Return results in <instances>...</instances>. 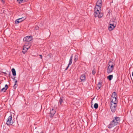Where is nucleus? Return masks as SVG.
<instances>
[{
    "instance_id": "c85d7f7f",
    "label": "nucleus",
    "mask_w": 133,
    "mask_h": 133,
    "mask_svg": "<svg viewBox=\"0 0 133 133\" xmlns=\"http://www.w3.org/2000/svg\"><path fill=\"white\" fill-rule=\"evenodd\" d=\"M1 1L3 2V3H4V2H5L4 0H1Z\"/></svg>"
},
{
    "instance_id": "39448f33",
    "label": "nucleus",
    "mask_w": 133,
    "mask_h": 133,
    "mask_svg": "<svg viewBox=\"0 0 133 133\" xmlns=\"http://www.w3.org/2000/svg\"><path fill=\"white\" fill-rule=\"evenodd\" d=\"M13 123V121L12 119V115H11L7 119L6 124L8 125H12Z\"/></svg>"
},
{
    "instance_id": "4468645a",
    "label": "nucleus",
    "mask_w": 133,
    "mask_h": 133,
    "mask_svg": "<svg viewBox=\"0 0 133 133\" xmlns=\"http://www.w3.org/2000/svg\"><path fill=\"white\" fill-rule=\"evenodd\" d=\"M102 82H99L98 83L97 88H98V89H99L102 86Z\"/></svg>"
},
{
    "instance_id": "f03ea898",
    "label": "nucleus",
    "mask_w": 133,
    "mask_h": 133,
    "mask_svg": "<svg viewBox=\"0 0 133 133\" xmlns=\"http://www.w3.org/2000/svg\"><path fill=\"white\" fill-rule=\"evenodd\" d=\"M119 117H115V119L111 121L108 127L109 128H111L119 123Z\"/></svg>"
},
{
    "instance_id": "f257e3e1",
    "label": "nucleus",
    "mask_w": 133,
    "mask_h": 133,
    "mask_svg": "<svg viewBox=\"0 0 133 133\" xmlns=\"http://www.w3.org/2000/svg\"><path fill=\"white\" fill-rule=\"evenodd\" d=\"M102 5V0H98L96 3V5L94 10V14L95 17H98L99 18L103 16V14L100 12Z\"/></svg>"
},
{
    "instance_id": "cd10ccee",
    "label": "nucleus",
    "mask_w": 133,
    "mask_h": 133,
    "mask_svg": "<svg viewBox=\"0 0 133 133\" xmlns=\"http://www.w3.org/2000/svg\"><path fill=\"white\" fill-rule=\"evenodd\" d=\"M12 78L13 79V80H15V78H16V77H14V78L12 77Z\"/></svg>"
},
{
    "instance_id": "dca6fc26",
    "label": "nucleus",
    "mask_w": 133,
    "mask_h": 133,
    "mask_svg": "<svg viewBox=\"0 0 133 133\" xmlns=\"http://www.w3.org/2000/svg\"><path fill=\"white\" fill-rule=\"evenodd\" d=\"M11 71L13 76H15L16 75V71L15 69L14 68H13L12 69Z\"/></svg>"
},
{
    "instance_id": "412c9836",
    "label": "nucleus",
    "mask_w": 133,
    "mask_h": 133,
    "mask_svg": "<svg viewBox=\"0 0 133 133\" xmlns=\"http://www.w3.org/2000/svg\"><path fill=\"white\" fill-rule=\"evenodd\" d=\"M94 107L96 109H97L98 107V104L96 103H95L94 105Z\"/></svg>"
},
{
    "instance_id": "a878e982",
    "label": "nucleus",
    "mask_w": 133,
    "mask_h": 133,
    "mask_svg": "<svg viewBox=\"0 0 133 133\" xmlns=\"http://www.w3.org/2000/svg\"><path fill=\"white\" fill-rule=\"evenodd\" d=\"M95 73H96V72H95V70H93L92 72V74L93 75H94L95 74Z\"/></svg>"
},
{
    "instance_id": "aec40b11",
    "label": "nucleus",
    "mask_w": 133,
    "mask_h": 133,
    "mask_svg": "<svg viewBox=\"0 0 133 133\" xmlns=\"http://www.w3.org/2000/svg\"><path fill=\"white\" fill-rule=\"evenodd\" d=\"M20 19H17L15 21V22L16 24H18L21 22V21H20Z\"/></svg>"
},
{
    "instance_id": "2eb2a0df",
    "label": "nucleus",
    "mask_w": 133,
    "mask_h": 133,
    "mask_svg": "<svg viewBox=\"0 0 133 133\" xmlns=\"http://www.w3.org/2000/svg\"><path fill=\"white\" fill-rule=\"evenodd\" d=\"M117 95L116 93L115 92H114L111 95V98H117Z\"/></svg>"
},
{
    "instance_id": "5701e85b",
    "label": "nucleus",
    "mask_w": 133,
    "mask_h": 133,
    "mask_svg": "<svg viewBox=\"0 0 133 133\" xmlns=\"http://www.w3.org/2000/svg\"><path fill=\"white\" fill-rule=\"evenodd\" d=\"M25 45L24 46H25L26 48H28V50L30 48V46L28 45L29 44H27L26 43H24Z\"/></svg>"
},
{
    "instance_id": "9b49d317",
    "label": "nucleus",
    "mask_w": 133,
    "mask_h": 133,
    "mask_svg": "<svg viewBox=\"0 0 133 133\" xmlns=\"http://www.w3.org/2000/svg\"><path fill=\"white\" fill-rule=\"evenodd\" d=\"M80 79L81 81H85L86 80V76L85 74H82L81 76Z\"/></svg>"
},
{
    "instance_id": "bb28decb",
    "label": "nucleus",
    "mask_w": 133,
    "mask_h": 133,
    "mask_svg": "<svg viewBox=\"0 0 133 133\" xmlns=\"http://www.w3.org/2000/svg\"><path fill=\"white\" fill-rule=\"evenodd\" d=\"M39 56L41 57V59H42V55H39Z\"/></svg>"
},
{
    "instance_id": "0eeeda50",
    "label": "nucleus",
    "mask_w": 133,
    "mask_h": 133,
    "mask_svg": "<svg viewBox=\"0 0 133 133\" xmlns=\"http://www.w3.org/2000/svg\"><path fill=\"white\" fill-rule=\"evenodd\" d=\"M116 26V24L115 23H112L111 22L110 23V26L108 27V29L109 31H111Z\"/></svg>"
},
{
    "instance_id": "7ed1b4c3",
    "label": "nucleus",
    "mask_w": 133,
    "mask_h": 133,
    "mask_svg": "<svg viewBox=\"0 0 133 133\" xmlns=\"http://www.w3.org/2000/svg\"><path fill=\"white\" fill-rule=\"evenodd\" d=\"M115 64L111 61H109L108 64L107 72L109 74L113 71Z\"/></svg>"
},
{
    "instance_id": "473e14b6",
    "label": "nucleus",
    "mask_w": 133,
    "mask_h": 133,
    "mask_svg": "<svg viewBox=\"0 0 133 133\" xmlns=\"http://www.w3.org/2000/svg\"><path fill=\"white\" fill-rule=\"evenodd\" d=\"M131 79L132 80V78H131Z\"/></svg>"
},
{
    "instance_id": "f3484780",
    "label": "nucleus",
    "mask_w": 133,
    "mask_h": 133,
    "mask_svg": "<svg viewBox=\"0 0 133 133\" xmlns=\"http://www.w3.org/2000/svg\"><path fill=\"white\" fill-rule=\"evenodd\" d=\"M113 77V75H110L108 76L107 78L108 79L109 81H111L112 78Z\"/></svg>"
},
{
    "instance_id": "a211bd4d",
    "label": "nucleus",
    "mask_w": 133,
    "mask_h": 133,
    "mask_svg": "<svg viewBox=\"0 0 133 133\" xmlns=\"http://www.w3.org/2000/svg\"><path fill=\"white\" fill-rule=\"evenodd\" d=\"M78 56L77 55H75L74 57V61L76 62L78 59Z\"/></svg>"
},
{
    "instance_id": "423d86ee",
    "label": "nucleus",
    "mask_w": 133,
    "mask_h": 133,
    "mask_svg": "<svg viewBox=\"0 0 133 133\" xmlns=\"http://www.w3.org/2000/svg\"><path fill=\"white\" fill-rule=\"evenodd\" d=\"M117 106V104H116L115 103H113L111 104L110 106V108L111 109V111L113 112H115L116 110V107Z\"/></svg>"
},
{
    "instance_id": "ddd939ff",
    "label": "nucleus",
    "mask_w": 133,
    "mask_h": 133,
    "mask_svg": "<svg viewBox=\"0 0 133 133\" xmlns=\"http://www.w3.org/2000/svg\"><path fill=\"white\" fill-rule=\"evenodd\" d=\"M8 86L7 84H6L5 85V87L3 88L1 90L3 91L4 92H5L8 89Z\"/></svg>"
},
{
    "instance_id": "7c9ffc66",
    "label": "nucleus",
    "mask_w": 133,
    "mask_h": 133,
    "mask_svg": "<svg viewBox=\"0 0 133 133\" xmlns=\"http://www.w3.org/2000/svg\"><path fill=\"white\" fill-rule=\"evenodd\" d=\"M132 76L133 77V71L132 72Z\"/></svg>"
},
{
    "instance_id": "f8f14e48",
    "label": "nucleus",
    "mask_w": 133,
    "mask_h": 133,
    "mask_svg": "<svg viewBox=\"0 0 133 133\" xmlns=\"http://www.w3.org/2000/svg\"><path fill=\"white\" fill-rule=\"evenodd\" d=\"M25 46H24L22 51V52L24 54H25L28 50V48H26Z\"/></svg>"
},
{
    "instance_id": "1a4fd4ad",
    "label": "nucleus",
    "mask_w": 133,
    "mask_h": 133,
    "mask_svg": "<svg viewBox=\"0 0 133 133\" xmlns=\"http://www.w3.org/2000/svg\"><path fill=\"white\" fill-rule=\"evenodd\" d=\"M117 98H111V104L113 103H115L116 104H117Z\"/></svg>"
},
{
    "instance_id": "20e7f679",
    "label": "nucleus",
    "mask_w": 133,
    "mask_h": 133,
    "mask_svg": "<svg viewBox=\"0 0 133 133\" xmlns=\"http://www.w3.org/2000/svg\"><path fill=\"white\" fill-rule=\"evenodd\" d=\"M32 39V37L27 36L24 38L23 39L24 43L29 44V42Z\"/></svg>"
},
{
    "instance_id": "393cba45",
    "label": "nucleus",
    "mask_w": 133,
    "mask_h": 133,
    "mask_svg": "<svg viewBox=\"0 0 133 133\" xmlns=\"http://www.w3.org/2000/svg\"><path fill=\"white\" fill-rule=\"evenodd\" d=\"M26 18H25L24 17H23L19 18L18 19H20V21H21V22L24 20Z\"/></svg>"
},
{
    "instance_id": "4be33fe9",
    "label": "nucleus",
    "mask_w": 133,
    "mask_h": 133,
    "mask_svg": "<svg viewBox=\"0 0 133 133\" xmlns=\"http://www.w3.org/2000/svg\"><path fill=\"white\" fill-rule=\"evenodd\" d=\"M63 100L62 99V98L61 97L59 99V102L60 104H62V103L63 102Z\"/></svg>"
},
{
    "instance_id": "6e6552de",
    "label": "nucleus",
    "mask_w": 133,
    "mask_h": 133,
    "mask_svg": "<svg viewBox=\"0 0 133 133\" xmlns=\"http://www.w3.org/2000/svg\"><path fill=\"white\" fill-rule=\"evenodd\" d=\"M73 57V54H72L71 57H70V59L69 61V63L68 64V65L66 68L65 69V70H66L68 69V68L69 67V65H70L72 63V58Z\"/></svg>"
},
{
    "instance_id": "c756f323",
    "label": "nucleus",
    "mask_w": 133,
    "mask_h": 133,
    "mask_svg": "<svg viewBox=\"0 0 133 133\" xmlns=\"http://www.w3.org/2000/svg\"><path fill=\"white\" fill-rule=\"evenodd\" d=\"M17 81L16 80L15 81V83H17Z\"/></svg>"
},
{
    "instance_id": "b1692460",
    "label": "nucleus",
    "mask_w": 133,
    "mask_h": 133,
    "mask_svg": "<svg viewBox=\"0 0 133 133\" xmlns=\"http://www.w3.org/2000/svg\"><path fill=\"white\" fill-rule=\"evenodd\" d=\"M18 86V84L17 83H15L14 86L13 88L14 89H15Z\"/></svg>"
},
{
    "instance_id": "2f4dec72",
    "label": "nucleus",
    "mask_w": 133,
    "mask_h": 133,
    "mask_svg": "<svg viewBox=\"0 0 133 133\" xmlns=\"http://www.w3.org/2000/svg\"><path fill=\"white\" fill-rule=\"evenodd\" d=\"M38 28V26H37V27H36V29H37V28Z\"/></svg>"
},
{
    "instance_id": "6ab92c4d",
    "label": "nucleus",
    "mask_w": 133,
    "mask_h": 133,
    "mask_svg": "<svg viewBox=\"0 0 133 133\" xmlns=\"http://www.w3.org/2000/svg\"><path fill=\"white\" fill-rule=\"evenodd\" d=\"M19 3H21L26 2V0H17Z\"/></svg>"
},
{
    "instance_id": "9d476101",
    "label": "nucleus",
    "mask_w": 133,
    "mask_h": 133,
    "mask_svg": "<svg viewBox=\"0 0 133 133\" xmlns=\"http://www.w3.org/2000/svg\"><path fill=\"white\" fill-rule=\"evenodd\" d=\"M56 112V111L54 109H52L51 110L50 112V117H52L55 114Z\"/></svg>"
}]
</instances>
